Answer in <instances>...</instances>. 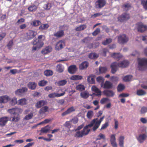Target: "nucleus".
<instances>
[{
	"instance_id": "nucleus-4",
	"label": "nucleus",
	"mask_w": 147,
	"mask_h": 147,
	"mask_svg": "<svg viewBox=\"0 0 147 147\" xmlns=\"http://www.w3.org/2000/svg\"><path fill=\"white\" fill-rule=\"evenodd\" d=\"M104 117H101L99 120L98 118H95L92 120L90 123H92V121H94L93 125L94 124L92 129L93 131H96L99 127L102 121L103 120Z\"/></svg>"
},
{
	"instance_id": "nucleus-57",
	"label": "nucleus",
	"mask_w": 147,
	"mask_h": 147,
	"mask_svg": "<svg viewBox=\"0 0 147 147\" xmlns=\"http://www.w3.org/2000/svg\"><path fill=\"white\" fill-rule=\"evenodd\" d=\"M147 112V107L143 106L141 107L140 112L141 114H143Z\"/></svg>"
},
{
	"instance_id": "nucleus-1",
	"label": "nucleus",
	"mask_w": 147,
	"mask_h": 147,
	"mask_svg": "<svg viewBox=\"0 0 147 147\" xmlns=\"http://www.w3.org/2000/svg\"><path fill=\"white\" fill-rule=\"evenodd\" d=\"M8 112L11 115H14V116L12 117V121L17 122L20 119L19 114L22 113L23 110L19 108H15L8 109Z\"/></svg>"
},
{
	"instance_id": "nucleus-54",
	"label": "nucleus",
	"mask_w": 147,
	"mask_h": 147,
	"mask_svg": "<svg viewBox=\"0 0 147 147\" xmlns=\"http://www.w3.org/2000/svg\"><path fill=\"white\" fill-rule=\"evenodd\" d=\"M38 40L37 39V42H41V41H44L45 38V36L41 35L38 36Z\"/></svg>"
},
{
	"instance_id": "nucleus-16",
	"label": "nucleus",
	"mask_w": 147,
	"mask_h": 147,
	"mask_svg": "<svg viewBox=\"0 0 147 147\" xmlns=\"http://www.w3.org/2000/svg\"><path fill=\"white\" fill-rule=\"evenodd\" d=\"M27 90L28 88L26 87H22L21 89H18L16 90L15 93L16 95H20L27 92Z\"/></svg>"
},
{
	"instance_id": "nucleus-47",
	"label": "nucleus",
	"mask_w": 147,
	"mask_h": 147,
	"mask_svg": "<svg viewBox=\"0 0 147 147\" xmlns=\"http://www.w3.org/2000/svg\"><path fill=\"white\" fill-rule=\"evenodd\" d=\"M146 92L142 90H137L136 94L139 96H142L146 94Z\"/></svg>"
},
{
	"instance_id": "nucleus-56",
	"label": "nucleus",
	"mask_w": 147,
	"mask_h": 147,
	"mask_svg": "<svg viewBox=\"0 0 147 147\" xmlns=\"http://www.w3.org/2000/svg\"><path fill=\"white\" fill-rule=\"evenodd\" d=\"M33 116V113H30V114H28L25 116L24 119L26 120H28L32 119Z\"/></svg>"
},
{
	"instance_id": "nucleus-3",
	"label": "nucleus",
	"mask_w": 147,
	"mask_h": 147,
	"mask_svg": "<svg viewBox=\"0 0 147 147\" xmlns=\"http://www.w3.org/2000/svg\"><path fill=\"white\" fill-rule=\"evenodd\" d=\"M138 68L140 70H144L147 68V59L138 58Z\"/></svg>"
},
{
	"instance_id": "nucleus-14",
	"label": "nucleus",
	"mask_w": 147,
	"mask_h": 147,
	"mask_svg": "<svg viewBox=\"0 0 147 147\" xmlns=\"http://www.w3.org/2000/svg\"><path fill=\"white\" fill-rule=\"evenodd\" d=\"M47 102L46 100H40L38 101L35 105V107L39 109L41 108L43 106L47 104Z\"/></svg>"
},
{
	"instance_id": "nucleus-48",
	"label": "nucleus",
	"mask_w": 147,
	"mask_h": 147,
	"mask_svg": "<svg viewBox=\"0 0 147 147\" xmlns=\"http://www.w3.org/2000/svg\"><path fill=\"white\" fill-rule=\"evenodd\" d=\"M112 41V39L111 38H107L105 40L102 42V44L104 45H107L111 43Z\"/></svg>"
},
{
	"instance_id": "nucleus-21",
	"label": "nucleus",
	"mask_w": 147,
	"mask_h": 147,
	"mask_svg": "<svg viewBox=\"0 0 147 147\" xmlns=\"http://www.w3.org/2000/svg\"><path fill=\"white\" fill-rule=\"evenodd\" d=\"M103 92L105 95L108 97H112L115 95L114 93L111 90H105Z\"/></svg>"
},
{
	"instance_id": "nucleus-19",
	"label": "nucleus",
	"mask_w": 147,
	"mask_h": 147,
	"mask_svg": "<svg viewBox=\"0 0 147 147\" xmlns=\"http://www.w3.org/2000/svg\"><path fill=\"white\" fill-rule=\"evenodd\" d=\"M10 100V98L7 95L0 96V103H6Z\"/></svg>"
},
{
	"instance_id": "nucleus-40",
	"label": "nucleus",
	"mask_w": 147,
	"mask_h": 147,
	"mask_svg": "<svg viewBox=\"0 0 147 147\" xmlns=\"http://www.w3.org/2000/svg\"><path fill=\"white\" fill-rule=\"evenodd\" d=\"M64 70V67L61 64H59L57 66V70L59 73L62 72Z\"/></svg>"
},
{
	"instance_id": "nucleus-9",
	"label": "nucleus",
	"mask_w": 147,
	"mask_h": 147,
	"mask_svg": "<svg viewBox=\"0 0 147 147\" xmlns=\"http://www.w3.org/2000/svg\"><path fill=\"white\" fill-rule=\"evenodd\" d=\"M136 29L139 32L142 33L147 30V25L141 23H138L136 24Z\"/></svg>"
},
{
	"instance_id": "nucleus-55",
	"label": "nucleus",
	"mask_w": 147,
	"mask_h": 147,
	"mask_svg": "<svg viewBox=\"0 0 147 147\" xmlns=\"http://www.w3.org/2000/svg\"><path fill=\"white\" fill-rule=\"evenodd\" d=\"M141 3L144 9L147 10V0H142Z\"/></svg>"
},
{
	"instance_id": "nucleus-46",
	"label": "nucleus",
	"mask_w": 147,
	"mask_h": 147,
	"mask_svg": "<svg viewBox=\"0 0 147 147\" xmlns=\"http://www.w3.org/2000/svg\"><path fill=\"white\" fill-rule=\"evenodd\" d=\"M107 71V68L105 67H99V72L102 74L105 73Z\"/></svg>"
},
{
	"instance_id": "nucleus-37",
	"label": "nucleus",
	"mask_w": 147,
	"mask_h": 147,
	"mask_svg": "<svg viewBox=\"0 0 147 147\" xmlns=\"http://www.w3.org/2000/svg\"><path fill=\"white\" fill-rule=\"evenodd\" d=\"M86 28V26L85 24L82 25L78 27H77L75 29L76 31H80L84 30Z\"/></svg>"
},
{
	"instance_id": "nucleus-25",
	"label": "nucleus",
	"mask_w": 147,
	"mask_h": 147,
	"mask_svg": "<svg viewBox=\"0 0 147 147\" xmlns=\"http://www.w3.org/2000/svg\"><path fill=\"white\" fill-rule=\"evenodd\" d=\"M89 63L87 61L82 62L80 65L79 68L80 70H83L86 69L88 67Z\"/></svg>"
},
{
	"instance_id": "nucleus-10",
	"label": "nucleus",
	"mask_w": 147,
	"mask_h": 147,
	"mask_svg": "<svg viewBox=\"0 0 147 147\" xmlns=\"http://www.w3.org/2000/svg\"><path fill=\"white\" fill-rule=\"evenodd\" d=\"M94 121H93L92 123H90V124L86 125L83 129L81 130V132L83 133L84 136L87 135L89 134L90 130V129H88V128L89 127H90L93 126Z\"/></svg>"
},
{
	"instance_id": "nucleus-18",
	"label": "nucleus",
	"mask_w": 147,
	"mask_h": 147,
	"mask_svg": "<svg viewBox=\"0 0 147 147\" xmlns=\"http://www.w3.org/2000/svg\"><path fill=\"white\" fill-rule=\"evenodd\" d=\"M75 111V109L73 106L68 108L66 111L61 114V116L63 117L67 115L70 114Z\"/></svg>"
},
{
	"instance_id": "nucleus-15",
	"label": "nucleus",
	"mask_w": 147,
	"mask_h": 147,
	"mask_svg": "<svg viewBox=\"0 0 147 147\" xmlns=\"http://www.w3.org/2000/svg\"><path fill=\"white\" fill-rule=\"evenodd\" d=\"M65 42L62 40H61L58 42L56 45L55 49L56 50H59L63 48V46L65 45Z\"/></svg>"
},
{
	"instance_id": "nucleus-42",
	"label": "nucleus",
	"mask_w": 147,
	"mask_h": 147,
	"mask_svg": "<svg viewBox=\"0 0 147 147\" xmlns=\"http://www.w3.org/2000/svg\"><path fill=\"white\" fill-rule=\"evenodd\" d=\"M49 27V25L47 24H41L39 27V29L40 30H47Z\"/></svg>"
},
{
	"instance_id": "nucleus-53",
	"label": "nucleus",
	"mask_w": 147,
	"mask_h": 147,
	"mask_svg": "<svg viewBox=\"0 0 147 147\" xmlns=\"http://www.w3.org/2000/svg\"><path fill=\"white\" fill-rule=\"evenodd\" d=\"M125 88L124 86L122 84H119L117 87V90L118 92H121Z\"/></svg>"
},
{
	"instance_id": "nucleus-59",
	"label": "nucleus",
	"mask_w": 147,
	"mask_h": 147,
	"mask_svg": "<svg viewBox=\"0 0 147 147\" xmlns=\"http://www.w3.org/2000/svg\"><path fill=\"white\" fill-rule=\"evenodd\" d=\"M17 103V98L15 97L13 98L10 102V104L12 105H14Z\"/></svg>"
},
{
	"instance_id": "nucleus-52",
	"label": "nucleus",
	"mask_w": 147,
	"mask_h": 147,
	"mask_svg": "<svg viewBox=\"0 0 147 147\" xmlns=\"http://www.w3.org/2000/svg\"><path fill=\"white\" fill-rule=\"evenodd\" d=\"M132 78V76L131 75H127L125 76L123 78V80L125 82H128L130 81Z\"/></svg>"
},
{
	"instance_id": "nucleus-62",
	"label": "nucleus",
	"mask_w": 147,
	"mask_h": 147,
	"mask_svg": "<svg viewBox=\"0 0 147 147\" xmlns=\"http://www.w3.org/2000/svg\"><path fill=\"white\" fill-rule=\"evenodd\" d=\"M105 136L102 133H100L98 136V138H96V140H100L102 139H105Z\"/></svg>"
},
{
	"instance_id": "nucleus-31",
	"label": "nucleus",
	"mask_w": 147,
	"mask_h": 147,
	"mask_svg": "<svg viewBox=\"0 0 147 147\" xmlns=\"http://www.w3.org/2000/svg\"><path fill=\"white\" fill-rule=\"evenodd\" d=\"M94 77L92 75H91L88 76L87 78L88 82L91 84L95 83Z\"/></svg>"
},
{
	"instance_id": "nucleus-58",
	"label": "nucleus",
	"mask_w": 147,
	"mask_h": 147,
	"mask_svg": "<svg viewBox=\"0 0 147 147\" xmlns=\"http://www.w3.org/2000/svg\"><path fill=\"white\" fill-rule=\"evenodd\" d=\"M51 7V4L48 3L45 4L43 6L44 8L46 10L49 9Z\"/></svg>"
},
{
	"instance_id": "nucleus-34",
	"label": "nucleus",
	"mask_w": 147,
	"mask_h": 147,
	"mask_svg": "<svg viewBox=\"0 0 147 147\" xmlns=\"http://www.w3.org/2000/svg\"><path fill=\"white\" fill-rule=\"evenodd\" d=\"M99 56L98 55L95 53H92L88 55V57L92 59H97Z\"/></svg>"
},
{
	"instance_id": "nucleus-29",
	"label": "nucleus",
	"mask_w": 147,
	"mask_h": 147,
	"mask_svg": "<svg viewBox=\"0 0 147 147\" xmlns=\"http://www.w3.org/2000/svg\"><path fill=\"white\" fill-rule=\"evenodd\" d=\"M38 8V7L34 4H32L28 7V10L31 12H34Z\"/></svg>"
},
{
	"instance_id": "nucleus-44",
	"label": "nucleus",
	"mask_w": 147,
	"mask_h": 147,
	"mask_svg": "<svg viewBox=\"0 0 147 147\" xmlns=\"http://www.w3.org/2000/svg\"><path fill=\"white\" fill-rule=\"evenodd\" d=\"M18 102L19 105H23L26 104V100L25 98H22L18 100Z\"/></svg>"
},
{
	"instance_id": "nucleus-7",
	"label": "nucleus",
	"mask_w": 147,
	"mask_h": 147,
	"mask_svg": "<svg viewBox=\"0 0 147 147\" xmlns=\"http://www.w3.org/2000/svg\"><path fill=\"white\" fill-rule=\"evenodd\" d=\"M106 4V0H98L95 3V7L96 9H100L104 7Z\"/></svg>"
},
{
	"instance_id": "nucleus-51",
	"label": "nucleus",
	"mask_w": 147,
	"mask_h": 147,
	"mask_svg": "<svg viewBox=\"0 0 147 147\" xmlns=\"http://www.w3.org/2000/svg\"><path fill=\"white\" fill-rule=\"evenodd\" d=\"M67 81L65 80L59 81L57 83L58 85L59 86H63L65 84Z\"/></svg>"
},
{
	"instance_id": "nucleus-33",
	"label": "nucleus",
	"mask_w": 147,
	"mask_h": 147,
	"mask_svg": "<svg viewBox=\"0 0 147 147\" xmlns=\"http://www.w3.org/2000/svg\"><path fill=\"white\" fill-rule=\"evenodd\" d=\"M80 96L82 98L86 99L89 97L90 94L88 92L85 91L81 92L80 94Z\"/></svg>"
},
{
	"instance_id": "nucleus-28",
	"label": "nucleus",
	"mask_w": 147,
	"mask_h": 147,
	"mask_svg": "<svg viewBox=\"0 0 147 147\" xmlns=\"http://www.w3.org/2000/svg\"><path fill=\"white\" fill-rule=\"evenodd\" d=\"M112 87V84L109 81H106L105 83L103 84V86L102 87L105 89H109Z\"/></svg>"
},
{
	"instance_id": "nucleus-2",
	"label": "nucleus",
	"mask_w": 147,
	"mask_h": 147,
	"mask_svg": "<svg viewBox=\"0 0 147 147\" xmlns=\"http://www.w3.org/2000/svg\"><path fill=\"white\" fill-rule=\"evenodd\" d=\"M129 62L127 60H124L120 63H117L116 62L113 63L111 65V72L115 74L117 70L118 67L124 68L127 67L129 65Z\"/></svg>"
},
{
	"instance_id": "nucleus-12",
	"label": "nucleus",
	"mask_w": 147,
	"mask_h": 147,
	"mask_svg": "<svg viewBox=\"0 0 147 147\" xmlns=\"http://www.w3.org/2000/svg\"><path fill=\"white\" fill-rule=\"evenodd\" d=\"M37 34V32L32 30H29L26 33V37L28 40L33 39Z\"/></svg>"
},
{
	"instance_id": "nucleus-6",
	"label": "nucleus",
	"mask_w": 147,
	"mask_h": 147,
	"mask_svg": "<svg viewBox=\"0 0 147 147\" xmlns=\"http://www.w3.org/2000/svg\"><path fill=\"white\" fill-rule=\"evenodd\" d=\"M128 40V37L125 34H121L118 36V42L120 44H124L127 43Z\"/></svg>"
},
{
	"instance_id": "nucleus-17",
	"label": "nucleus",
	"mask_w": 147,
	"mask_h": 147,
	"mask_svg": "<svg viewBox=\"0 0 147 147\" xmlns=\"http://www.w3.org/2000/svg\"><path fill=\"white\" fill-rule=\"evenodd\" d=\"M64 35V32L63 30H59L53 34V36L58 38L63 37Z\"/></svg>"
},
{
	"instance_id": "nucleus-43",
	"label": "nucleus",
	"mask_w": 147,
	"mask_h": 147,
	"mask_svg": "<svg viewBox=\"0 0 147 147\" xmlns=\"http://www.w3.org/2000/svg\"><path fill=\"white\" fill-rule=\"evenodd\" d=\"M76 90L80 91H82L85 90V87L83 85L80 84H78L76 86Z\"/></svg>"
},
{
	"instance_id": "nucleus-36",
	"label": "nucleus",
	"mask_w": 147,
	"mask_h": 147,
	"mask_svg": "<svg viewBox=\"0 0 147 147\" xmlns=\"http://www.w3.org/2000/svg\"><path fill=\"white\" fill-rule=\"evenodd\" d=\"M124 137L123 136H120L119 138V144L120 147H124Z\"/></svg>"
},
{
	"instance_id": "nucleus-45",
	"label": "nucleus",
	"mask_w": 147,
	"mask_h": 147,
	"mask_svg": "<svg viewBox=\"0 0 147 147\" xmlns=\"http://www.w3.org/2000/svg\"><path fill=\"white\" fill-rule=\"evenodd\" d=\"M83 133L81 131H76L74 135V136L76 138H82L83 137Z\"/></svg>"
},
{
	"instance_id": "nucleus-27",
	"label": "nucleus",
	"mask_w": 147,
	"mask_h": 147,
	"mask_svg": "<svg viewBox=\"0 0 147 147\" xmlns=\"http://www.w3.org/2000/svg\"><path fill=\"white\" fill-rule=\"evenodd\" d=\"M52 51V48L50 46H48L43 49L41 53L43 54H46Z\"/></svg>"
},
{
	"instance_id": "nucleus-30",
	"label": "nucleus",
	"mask_w": 147,
	"mask_h": 147,
	"mask_svg": "<svg viewBox=\"0 0 147 147\" xmlns=\"http://www.w3.org/2000/svg\"><path fill=\"white\" fill-rule=\"evenodd\" d=\"M49 107L47 106H45L41 108L39 111V113L40 115H43L45 113L48 111Z\"/></svg>"
},
{
	"instance_id": "nucleus-49",
	"label": "nucleus",
	"mask_w": 147,
	"mask_h": 147,
	"mask_svg": "<svg viewBox=\"0 0 147 147\" xmlns=\"http://www.w3.org/2000/svg\"><path fill=\"white\" fill-rule=\"evenodd\" d=\"M44 73V74L47 76H50L53 74V71L49 70H47L45 71Z\"/></svg>"
},
{
	"instance_id": "nucleus-63",
	"label": "nucleus",
	"mask_w": 147,
	"mask_h": 147,
	"mask_svg": "<svg viewBox=\"0 0 147 147\" xmlns=\"http://www.w3.org/2000/svg\"><path fill=\"white\" fill-rule=\"evenodd\" d=\"M13 40H10L7 45V46L8 47V48L9 50H10L11 48L13 45Z\"/></svg>"
},
{
	"instance_id": "nucleus-26",
	"label": "nucleus",
	"mask_w": 147,
	"mask_h": 147,
	"mask_svg": "<svg viewBox=\"0 0 147 147\" xmlns=\"http://www.w3.org/2000/svg\"><path fill=\"white\" fill-rule=\"evenodd\" d=\"M37 84L34 82H29L27 84L28 88L31 90H35Z\"/></svg>"
},
{
	"instance_id": "nucleus-50",
	"label": "nucleus",
	"mask_w": 147,
	"mask_h": 147,
	"mask_svg": "<svg viewBox=\"0 0 147 147\" xmlns=\"http://www.w3.org/2000/svg\"><path fill=\"white\" fill-rule=\"evenodd\" d=\"M47 81L43 80L40 81L38 82V85L40 86H44L47 84Z\"/></svg>"
},
{
	"instance_id": "nucleus-32",
	"label": "nucleus",
	"mask_w": 147,
	"mask_h": 147,
	"mask_svg": "<svg viewBox=\"0 0 147 147\" xmlns=\"http://www.w3.org/2000/svg\"><path fill=\"white\" fill-rule=\"evenodd\" d=\"M50 129V127H49V126L47 125L43 127L42 128L41 130H40V131L41 133H47L48 132Z\"/></svg>"
},
{
	"instance_id": "nucleus-38",
	"label": "nucleus",
	"mask_w": 147,
	"mask_h": 147,
	"mask_svg": "<svg viewBox=\"0 0 147 147\" xmlns=\"http://www.w3.org/2000/svg\"><path fill=\"white\" fill-rule=\"evenodd\" d=\"M96 81L99 83H101L100 85L101 87H102L104 81V78L101 76H99L96 78Z\"/></svg>"
},
{
	"instance_id": "nucleus-20",
	"label": "nucleus",
	"mask_w": 147,
	"mask_h": 147,
	"mask_svg": "<svg viewBox=\"0 0 147 147\" xmlns=\"http://www.w3.org/2000/svg\"><path fill=\"white\" fill-rule=\"evenodd\" d=\"M8 117H4L0 118V126H4L8 121Z\"/></svg>"
},
{
	"instance_id": "nucleus-23",
	"label": "nucleus",
	"mask_w": 147,
	"mask_h": 147,
	"mask_svg": "<svg viewBox=\"0 0 147 147\" xmlns=\"http://www.w3.org/2000/svg\"><path fill=\"white\" fill-rule=\"evenodd\" d=\"M92 90L95 92L96 94H93L97 96H100L101 95V91L96 86H93L91 88Z\"/></svg>"
},
{
	"instance_id": "nucleus-24",
	"label": "nucleus",
	"mask_w": 147,
	"mask_h": 147,
	"mask_svg": "<svg viewBox=\"0 0 147 147\" xmlns=\"http://www.w3.org/2000/svg\"><path fill=\"white\" fill-rule=\"evenodd\" d=\"M65 93V92H64L61 94H58L56 93H51L48 95V97L50 98H54L55 97H58L64 95Z\"/></svg>"
},
{
	"instance_id": "nucleus-35",
	"label": "nucleus",
	"mask_w": 147,
	"mask_h": 147,
	"mask_svg": "<svg viewBox=\"0 0 147 147\" xmlns=\"http://www.w3.org/2000/svg\"><path fill=\"white\" fill-rule=\"evenodd\" d=\"M111 56L115 59H119L122 57V55L119 53H113L111 54Z\"/></svg>"
},
{
	"instance_id": "nucleus-22",
	"label": "nucleus",
	"mask_w": 147,
	"mask_h": 147,
	"mask_svg": "<svg viewBox=\"0 0 147 147\" xmlns=\"http://www.w3.org/2000/svg\"><path fill=\"white\" fill-rule=\"evenodd\" d=\"M77 68L75 65H70L68 68L69 72L72 74H74L77 71Z\"/></svg>"
},
{
	"instance_id": "nucleus-5",
	"label": "nucleus",
	"mask_w": 147,
	"mask_h": 147,
	"mask_svg": "<svg viewBox=\"0 0 147 147\" xmlns=\"http://www.w3.org/2000/svg\"><path fill=\"white\" fill-rule=\"evenodd\" d=\"M104 117H101L99 120L98 118H95L92 120L90 123H92V121H94L93 125L94 124L92 129L93 131H96L99 127L102 121L103 120Z\"/></svg>"
},
{
	"instance_id": "nucleus-41",
	"label": "nucleus",
	"mask_w": 147,
	"mask_h": 147,
	"mask_svg": "<svg viewBox=\"0 0 147 147\" xmlns=\"http://www.w3.org/2000/svg\"><path fill=\"white\" fill-rule=\"evenodd\" d=\"M41 24V22L38 20H34L30 24L32 26H37Z\"/></svg>"
},
{
	"instance_id": "nucleus-11",
	"label": "nucleus",
	"mask_w": 147,
	"mask_h": 147,
	"mask_svg": "<svg viewBox=\"0 0 147 147\" xmlns=\"http://www.w3.org/2000/svg\"><path fill=\"white\" fill-rule=\"evenodd\" d=\"M130 18V16L129 14L127 13H124L119 16L118 20L121 22H122L129 20Z\"/></svg>"
},
{
	"instance_id": "nucleus-13",
	"label": "nucleus",
	"mask_w": 147,
	"mask_h": 147,
	"mask_svg": "<svg viewBox=\"0 0 147 147\" xmlns=\"http://www.w3.org/2000/svg\"><path fill=\"white\" fill-rule=\"evenodd\" d=\"M147 137L146 133L140 134L138 136L136 137L137 140L140 143H143Z\"/></svg>"
},
{
	"instance_id": "nucleus-64",
	"label": "nucleus",
	"mask_w": 147,
	"mask_h": 147,
	"mask_svg": "<svg viewBox=\"0 0 147 147\" xmlns=\"http://www.w3.org/2000/svg\"><path fill=\"white\" fill-rule=\"evenodd\" d=\"M109 125L108 122H106L104 124H103L100 129V130L104 129L107 128Z\"/></svg>"
},
{
	"instance_id": "nucleus-39",
	"label": "nucleus",
	"mask_w": 147,
	"mask_h": 147,
	"mask_svg": "<svg viewBox=\"0 0 147 147\" xmlns=\"http://www.w3.org/2000/svg\"><path fill=\"white\" fill-rule=\"evenodd\" d=\"M82 78L83 77L82 76L75 75L72 76L70 78V79L72 80H81Z\"/></svg>"
},
{
	"instance_id": "nucleus-60",
	"label": "nucleus",
	"mask_w": 147,
	"mask_h": 147,
	"mask_svg": "<svg viewBox=\"0 0 147 147\" xmlns=\"http://www.w3.org/2000/svg\"><path fill=\"white\" fill-rule=\"evenodd\" d=\"M100 32V29L99 28H97L92 33V35L94 36H96Z\"/></svg>"
},
{
	"instance_id": "nucleus-8",
	"label": "nucleus",
	"mask_w": 147,
	"mask_h": 147,
	"mask_svg": "<svg viewBox=\"0 0 147 147\" xmlns=\"http://www.w3.org/2000/svg\"><path fill=\"white\" fill-rule=\"evenodd\" d=\"M37 39L34 40L32 42V44L34 45H36L35 46H33L32 48V51H36L37 48H40L41 47L44 45L42 42H37Z\"/></svg>"
},
{
	"instance_id": "nucleus-61",
	"label": "nucleus",
	"mask_w": 147,
	"mask_h": 147,
	"mask_svg": "<svg viewBox=\"0 0 147 147\" xmlns=\"http://www.w3.org/2000/svg\"><path fill=\"white\" fill-rule=\"evenodd\" d=\"M93 114V112L92 111H88L87 114V117L89 119L91 118Z\"/></svg>"
}]
</instances>
